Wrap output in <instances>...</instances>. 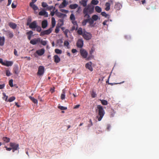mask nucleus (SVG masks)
<instances>
[{"instance_id":"6e6d98bb","label":"nucleus","mask_w":159,"mask_h":159,"mask_svg":"<svg viewBox=\"0 0 159 159\" xmlns=\"http://www.w3.org/2000/svg\"><path fill=\"white\" fill-rule=\"evenodd\" d=\"M68 32V30H65V31H64V33L65 35V36L66 38H68V35L67 34Z\"/></svg>"},{"instance_id":"39448f33","label":"nucleus","mask_w":159,"mask_h":159,"mask_svg":"<svg viewBox=\"0 0 159 159\" xmlns=\"http://www.w3.org/2000/svg\"><path fill=\"white\" fill-rule=\"evenodd\" d=\"M52 30V28L50 27L48 30L41 32L40 34V36H42L45 34H49L51 33Z\"/></svg>"},{"instance_id":"e433bc0d","label":"nucleus","mask_w":159,"mask_h":159,"mask_svg":"<svg viewBox=\"0 0 159 159\" xmlns=\"http://www.w3.org/2000/svg\"><path fill=\"white\" fill-rule=\"evenodd\" d=\"M98 16L96 15H93L92 16V19L94 21H96L98 19Z\"/></svg>"},{"instance_id":"473e14b6","label":"nucleus","mask_w":159,"mask_h":159,"mask_svg":"<svg viewBox=\"0 0 159 159\" xmlns=\"http://www.w3.org/2000/svg\"><path fill=\"white\" fill-rule=\"evenodd\" d=\"M2 139L6 143L9 142L10 140V139L7 137H4Z\"/></svg>"},{"instance_id":"ea45409f","label":"nucleus","mask_w":159,"mask_h":159,"mask_svg":"<svg viewBox=\"0 0 159 159\" xmlns=\"http://www.w3.org/2000/svg\"><path fill=\"white\" fill-rule=\"evenodd\" d=\"M58 108L62 110H66L67 109V107H64L63 106H58Z\"/></svg>"},{"instance_id":"20e7f679","label":"nucleus","mask_w":159,"mask_h":159,"mask_svg":"<svg viewBox=\"0 0 159 159\" xmlns=\"http://www.w3.org/2000/svg\"><path fill=\"white\" fill-rule=\"evenodd\" d=\"M10 146L12 147V152H14L15 151L17 150L19 148V144H16L15 143H10Z\"/></svg>"},{"instance_id":"4d7b16f0","label":"nucleus","mask_w":159,"mask_h":159,"mask_svg":"<svg viewBox=\"0 0 159 159\" xmlns=\"http://www.w3.org/2000/svg\"><path fill=\"white\" fill-rule=\"evenodd\" d=\"M11 74L9 70H7L6 72V75L7 76H10L11 75Z\"/></svg>"},{"instance_id":"4be33fe9","label":"nucleus","mask_w":159,"mask_h":159,"mask_svg":"<svg viewBox=\"0 0 159 159\" xmlns=\"http://www.w3.org/2000/svg\"><path fill=\"white\" fill-rule=\"evenodd\" d=\"M88 0H81L80 2V3L83 7H86L87 3Z\"/></svg>"},{"instance_id":"f8f14e48","label":"nucleus","mask_w":159,"mask_h":159,"mask_svg":"<svg viewBox=\"0 0 159 159\" xmlns=\"http://www.w3.org/2000/svg\"><path fill=\"white\" fill-rule=\"evenodd\" d=\"M45 52V50L44 48H42L41 49H39L37 50L36 51V53L39 56H42L43 55Z\"/></svg>"},{"instance_id":"9d476101","label":"nucleus","mask_w":159,"mask_h":159,"mask_svg":"<svg viewBox=\"0 0 159 159\" xmlns=\"http://www.w3.org/2000/svg\"><path fill=\"white\" fill-rule=\"evenodd\" d=\"M39 14L40 16H43L45 17H47L48 16V12L46 11L45 10H43L40 11Z\"/></svg>"},{"instance_id":"7ed1b4c3","label":"nucleus","mask_w":159,"mask_h":159,"mask_svg":"<svg viewBox=\"0 0 159 159\" xmlns=\"http://www.w3.org/2000/svg\"><path fill=\"white\" fill-rule=\"evenodd\" d=\"M82 36L84 39L88 40L91 38L92 35L90 33L88 32L85 31H84Z\"/></svg>"},{"instance_id":"c9c22d12","label":"nucleus","mask_w":159,"mask_h":159,"mask_svg":"<svg viewBox=\"0 0 159 159\" xmlns=\"http://www.w3.org/2000/svg\"><path fill=\"white\" fill-rule=\"evenodd\" d=\"M16 99L15 97L12 96L10 97L8 100H7V102H11L14 100Z\"/></svg>"},{"instance_id":"79ce46f5","label":"nucleus","mask_w":159,"mask_h":159,"mask_svg":"<svg viewBox=\"0 0 159 159\" xmlns=\"http://www.w3.org/2000/svg\"><path fill=\"white\" fill-rule=\"evenodd\" d=\"M42 6L43 7H46L47 8V7L48 6V5L46 2H43L42 3Z\"/></svg>"},{"instance_id":"f704fd0d","label":"nucleus","mask_w":159,"mask_h":159,"mask_svg":"<svg viewBox=\"0 0 159 159\" xmlns=\"http://www.w3.org/2000/svg\"><path fill=\"white\" fill-rule=\"evenodd\" d=\"M91 97L93 98H95L97 96V94L93 90L92 91L91 93Z\"/></svg>"},{"instance_id":"2f4dec72","label":"nucleus","mask_w":159,"mask_h":159,"mask_svg":"<svg viewBox=\"0 0 159 159\" xmlns=\"http://www.w3.org/2000/svg\"><path fill=\"white\" fill-rule=\"evenodd\" d=\"M2 95L3 96L2 98V99L4 100H5L7 102V98H8V96L6 95L5 93H2Z\"/></svg>"},{"instance_id":"a19ab883","label":"nucleus","mask_w":159,"mask_h":159,"mask_svg":"<svg viewBox=\"0 0 159 159\" xmlns=\"http://www.w3.org/2000/svg\"><path fill=\"white\" fill-rule=\"evenodd\" d=\"M98 1L97 0H92L91 1V3L94 5L98 4Z\"/></svg>"},{"instance_id":"a878e982","label":"nucleus","mask_w":159,"mask_h":159,"mask_svg":"<svg viewBox=\"0 0 159 159\" xmlns=\"http://www.w3.org/2000/svg\"><path fill=\"white\" fill-rule=\"evenodd\" d=\"M7 32L10 39H11L13 37V34L12 32H10V31L7 30L5 31Z\"/></svg>"},{"instance_id":"dca6fc26","label":"nucleus","mask_w":159,"mask_h":159,"mask_svg":"<svg viewBox=\"0 0 159 159\" xmlns=\"http://www.w3.org/2000/svg\"><path fill=\"white\" fill-rule=\"evenodd\" d=\"M85 30L84 29L83 30L81 28H79L77 31V33L79 35H81L83 36V35L84 31H85Z\"/></svg>"},{"instance_id":"5fc2aeb1","label":"nucleus","mask_w":159,"mask_h":159,"mask_svg":"<svg viewBox=\"0 0 159 159\" xmlns=\"http://www.w3.org/2000/svg\"><path fill=\"white\" fill-rule=\"evenodd\" d=\"M69 44V42L67 41H65L64 45V46L67 47Z\"/></svg>"},{"instance_id":"f3484780","label":"nucleus","mask_w":159,"mask_h":159,"mask_svg":"<svg viewBox=\"0 0 159 159\" xmlns=\"http://www.w3.org/2000/svg\"><path fill=\"white\" fill-rule=\"evenodd\" d=\"M54 61L56 63H58L60 61V58L57 55H55L53 57Z\"/></svg>"},{"instance_id":"13d9d810","label":"nucleus","mask_w":159,"mask_h":159,"mask_svg":"<svg viewBox=\"0 0 159 159\" xmlns=\"http://www.w3.org/2000/svg\"><path fill=\"white\" fill-rule=\"evenodd\" d=\"M60 11L63 12L65 13H68V11L67 10H66L63 9H61L60 10Z\"/></svg>"},{"instance_id":"bf43d9fd","label":"nucleus","mask_w":159,"mask_h":159,"mask_svg":"<svg viewBox=\"0 0 159 159\" xmlns=\"http://www.w3.org/2000/svg\"><path fill=\"white\" fill-rule=\"evenodd\" d=\"M71 21H72V23H73V24L75 25H77V22H76V21H75V20H71Z\"/></svg>"},{"instance_id":"393cba45","label":"nucleus","mask_w":159,"mask_h":159,"mask_svg":"<svg viewBox=\"0 0 159 159\" xmlns=\"http://www.w3.org/2000/svg\"><path fill=\"white\" fill-rule=\"evenodd\" d=\"M78 7V5L77 4H70L69 6V8L72 9H75L77 8Z\"/></svg>"},{"instance_id":"72a5a7b5","label":"nucleus","mask_w":159,"mask_h":159,"mask_svg":"<svg viewBox=\"0 0 159 159\" xmlns=\"http://www.w3.org/2000/svg\"><path fill=\"white\" fill-rule=\"evenodd\" d=\"M55 52L57 54H61L62 52V51L60 49L57 48L55 50Z\"/></svg>"},{"instance_id":"4468645a","label":"nucleus","mask_w":159,"mask_h":159,"mask_svg":"<svg viewBox=\"0 0 159 159\" xmlns=\"http://www.w3.org/2000/svg\"><path fill=\"white\" fill-rule=\"evenodd\" d=\"M13 62L11 61H5L4 66H11L13 64Z\"/></svg>"},{"instance_id":"3c124183","label":"nucleus","mask_w":159,"mask_h":159,"mask_svg":"<svg viewBox=\"0 0 159 159\" xmlns=\"http://www.w3.org/2000/svg\"><path fill=\"white\" fill-rule=\"evenodd\" d=\"M13 80L12 79L10 80L9 81V84L11 87H12L13 86Z\"/></svg>"},{"instance_id":"c85d7f7f","label":"nucleus","mask_w":159,"mask_h":159,"mask_svg":"<svg viewBox=\"0 0 159 159\" xmlns=\"http://www.w3.org/2000/svg\"><path fill=\"white\" fill-rule=\"evenodd\" d=\"M95 10L98 13H100L102 11L101 8L98 6H96L95 7Z\"/></svg>"},{"instance_id":"4c0bfd02","label":"nucleus","mask_w":159,"mask_h":159,"mask_svg":"<svg viewBox=\"0 0 159 159\" xmlns=\"http://www.w3.org/2000/svg\"><path fill=\"white\" fill-rule=\"evenodd\" d=\"M52 9L54 10L55 9V7H54L53 6H49L47 7V10H51Z\"/></svg>"},{"instance_id":"f257e3e1","label":"nucleus","mask_w":159,"mask_h":159,"mask_svg":"<svg viewBox=\"0 0 159 159\" xmlns=\"http://www.w3.org/2000/svg\"><path fill=\"white\" fill-rule=\"evenodd\" d=\"M95 111L98 114L96 116L98 120L101 121L105 114V111L103 107L101 105H97Z\"/></svg>"},{"instance_id":"09e8293b","label":"nucleus","mask_w":159,"mask_h":159,"mask_svg":"<svg viewBox=\"0 0 159 159\" xmlns=\"http://www.w3.org/2000/svg\"><path fill=\"white\" fill-rule=\"evenodd\" d=\"M40 42H41V43L43 46L46 45L47 43L46 41H43L42 40Z\"/></svg>"},{"instance_id":"6ab92c4d","label":"nucleus","mask_w":159,"mask_h":159,"mask_svg":"<svg viewBox=\"0 0 159 159\" xmlns=\"http://www.w3.org/2000/svg\"><path fill=\"white\" fill-rule=\"evenodd\" d=\"M5 38L4 37H0V46H3L4 43Z\"/></svg>"},{"instance_id":"f03ea898","label":"nucleus","mask_w":159,"mask_h":159,"mask_svg":"<svg viewBox=\"0 0 159 159\" xmlns=\"http://www.w3.org/2000/svg\"><path fill=\"white\" fill-rule=\"evenodd\" d=\"M94 7L91 5H88L83 9V13L85 17H90V14H92L94 11Z\"/></svg>"},{"instance_id":"5701e85b","label":"nucleus","mask_w":159,"mask_h":159,"mask_svg":"<svg viewBox=\"0 0 159 159\" xmlns=\"http://www.w3.org/2000/svg\"><path fill=\"white\" fill-rule=\"evenodd\" d=\"M51 23L52 27L51 28H54L56 25V21L55 18L54 17H52L51 19Z\"/></svg>"},{"instance_id":"603ef678","label":"nucleus","mask_w":159,"mask_h":159,"mask_svg":"<svg viewBox=\"0 0 159 159\" xmlns=\"http://www.w3.org/2000/svg\"><path fill=\"white\" fill-rule=\"evenodd\" d=\"M16 7V2H13L12 4H11V7L12 8H15Z\"/></svg>"},{"instance_id":"1a4fd4ad","label":"nucleus","mask_w":159,"mask_h":159,"mask_svg":"<svg viewBox=\"0 0 159 159\" xmlns=\"http://www.w3.org/2000/svg\"><path fill=\"white\" fill-rule=\"evenodd\" d=\"M61 22V24H60V26L58 27L57 26L55 30V32L56 33H58L59 31V27H60L61 26L63 25V20L60 19L59 20Z\"/></svg>"},{"instance_id":"49530a36","label":"nucleus","mask_w":159,"mask_h":159,"mask_svg":"<svg viewBox=\"0 0 159 159\" xmlns=\"http://www.w3.org/2000/svg\"><path fill=\"white\" fill-rule=\"evenodd\" d=\"M101 15L105 17H107V16H108L109 15L106 13L105 12H102L101 13Z\"/></svg>"},{"instance_id":"0e129e2a","label":"nucleus","mask_w":159,"mask_h":159,"mask_svg":"<svg viewBox=\"0 0 159 159\" xmlns=\"http://www.w3.org/2000/svg\"><path fill=\"white\" fill-rule=\"evenodd\" d=\"M33 33V32L30 30L27 33V34L29 35H31Z\"/></svg>"},{"instance_id":"a211bd4d","label":"nucleus","mask_w":159,"mask_h":159,"mask_svg":"<svg viewBox=\"0 0 159 159\" xmlns=\"http://www.w3.org/2000/svg\"><path fill=\"white\" fill-rule=\"evenodd\" d=\"M9 25L11 28L13 29H16L17 26V25L16 24L11 22L9 23Z\"/></svg>"},{"instance_id":"b1692460","label":"nucleus","mask_w":159,"mask_h":159,"mask_svg":"<svg viewBox=\"0 0 159 159\" xmlns=\"http://www.w3.org/2000/svg\"><path fill=\"white\" fill-rule=\"evenodd\" d=\"M37 75L39 77L42 76L44 73V70H38Z\"/></svg>"},{"instance_id":"69168bd1","label":"nucleus","mask_w":159,"mask_h":159,"mask_svg":"<svg viewBox=\"0 0 159 159\" xmlns=\"http://www.w3.org/2000/svg\"><path fill=\"white\" fill-rule=\"evenodd\" d=\"M19 72V70H14L13 72V73L14 74H16V75H18Z\"/></svg>"},{"instance_id":"2eb2a0df","label":"nucleus","mask_w":159,"mask_h":159,"mask_svg":"<svg viewBox=\"0 0 159 159\" xmlns=\"http://www.w3.org/2000/svg\"><path fill=\"white\" fill-rule=\"evenodd\" d=\"M48 23L47 20H43L42 22V27L43 29L45 28L48 26Z\"/></svg>"},{"instance_id":"a18cd8bd","label":"nucleus","mask_w":159,"mask_h":159,"mask_svg":"<svg viewBox=\"0 0 159 159\" xmlns=\"http://www.w3.org/2000/svg\"><path fill=\"white\" fill-rule=\"evenodd\" d=\"M30 43L33 44V45H35L36 44V43L35 41V39H33L30 41Z\"/></svg>"},{"instance_id":"c03bdc74","label":"nucleus","mask_w":159,"mask_h":159,"mask_svg":"<svg viewBox=\"0 0 159 159\" xmlns=\"http://www.w3.org/2000/svg\"><path fill=\"white\" fill-rule=\"evenodd\" d=\"M70 19L71 20H75V15L73 14H71L70 16Z\"/></svg>"},{"instance_id":"37998d69","label":"nucleus","mask_w":159,"mask_h":159,"mask_svg":"<svg viewBox=\"0 0 159 159\" xmlns=\"http://www.w3.org/2000/svg\"><path fill=\"white\" fill-rule=\"evenodd\" d=\"M36 28V31L39 32H40L42 30L40 26L37 25Z\"/></svg>"},{"instance_id":"de8ad7c7","label":"nucleus","mask_w":159,"mask_h":159,"mask_svg":"<svg viewBox=\"0 0 159 159\" xmlns=\"http://www.w3.org/2000/svg\"><path fill=\"white\" fill-rule=\"evenodd\" d=\"M32 20L31 18V17H29L27 20V25H28L30 24V22H31Z\"/></svg>"},{"instance_id":"8fccbe9b","label":"nucleus","mask_w":159,"mask_h":159,"mask_svg":"<svg viewBox=\"0 0 159 159\" xmlns=\"http://www.w3.org/2000/svg\"><path fill=\"white\" fill-rule=\"evenodd\" d=\"M125 38L127 40H130L131 39V37L129 34H127L125 35Z\"/></svg>"},{"instance_id":"ddd939ff","label":"nucleus","mask_w":159,"mask_h":159,"mask_svg":"<svg viewBox=\"0 0 159 159\" xmlns=\"http://www.w3.org/2000/svg\"><path fill=\"white\" fill-rule=\"evenodd\" d=\"M67 4V2H66V0H63L62 2L59 6V8H63L65 7Z\"/></svg>"},{"instance_id":"58836bf2","label":"nucleus","mask_w":159,"mask_h":159,"mask_svg":"<svg viewBox=\"0 0 159 159\" xmlns=\"http://www.w3.org/2000/svg\"><path fill=\"white\" fill-rule=\"evenodd\" d=\"M88 22V19H84L83 20L82 22V25L83 26H85L86 25L87 23Z\"/></svg>"},{"instance_id":"9b49d317","label":"nucleus","mask_w":159,"mask_h":159,"mask_svg":"<svg viewBox=\"0 0 159 159\" xmlns=\"http://www.w3.org/2000/svg\"><path fill=\"white\" fill-rule=\"evenodd\" d=\"M86 18L88 19V22L89 23L90 26L91 27H94L93 23L94 20L91 18L90 16V17Z\"/></svg>"},{"instance_id":"052dcab7","label":"nucleus","mask_w":159,"mask_h":159,"mask_svg":"<svg viewBox=\"0 0 159 159\" xmlns=\"http://www.w3.org/2000/svg\"><path fill=\"white\" fill-rule=\"evenodd\" d=\"M36 44L39 42H40L41 41V39L40 38H37V39H35Z\"/></svg>"},{"instance_id":"864d4df0","label":"nucleus","mask_w":159,"mask_h":159,"mask_svg":"<svg viewBox=\"0 0 159 159\" xmlns=\"http://www.w3.org/2000/svg\"><path fill=\"white\" fill-rule=\"evenodd\" d=\"M61 98L62 100L65 99V95L63 92V93L61 94Z\"/></svg>"},{"instance_id":"e2e57ef3","label":"nucleus","mask_w":159,"mask_h":159,"mask_svg":"<svg viewBox=\"0 0 159 159\" xmlns=\"http://www.w3.org/2000/svg\"><path fill=\"white\" fill-rule=\"evenodd\" d=\"M55 9L53 10L51 12L50 14L52 16H53L54 15L55 12H54V10Z\"/></svg>"},{"instance_id":"680f3d73","label":"nucleus","mask_w":159,"mask_h":159,"mask_svg":"<svg viewBox=\"0 0 159 159\" xmlns=\"http://www.w3.org/2000/svg\"><path fill=\"white\" fill-rule=\"evenodd\" d=\"M5 61H3L2 59V58H0V63L2 65H4Z\"/></svg>"},{"instance_id":"412c9836","label":"nucleus","mask_w":159,"mask_h":159,"mask_svg":"<svg viewBox=\"0 0 159 159\" xmlns=\"http://www.w3.org/2000/svg\"><path fill=\"white\" fill-rule=\"evenodd\" d=\"M92 63L91 62H90L89 63H86L85 65V67L86 68L89 69V70H92Z\"/></svg>"},{"instance_id":"6e6552de","label":"nucleus","mask_w":159,"mask_h":159,"mask_svg":"<svg viewBox=\"0 0 159 159\" xmlns=\"http://www.w3.org/2000/svg\"><path fill=\"white\" fill-rule=\"evenodd\" d=\"M83 44L84 43L83 39H79L78 40L76 43V46L78 48H81L83 47Z\"/></svg>"},{"instance_id":"423d86ee","label":"nucleus","mask_w":159,"mask_h":159,"mask_svg":"<svg viewBox=\"0 0 159 159\" xmlns=\"http://www.w3.org/2000/svg\"><path fill=\"white\" fill-rule=\"evenodd\" d=\"M80 52V54L83 58H86L87 57L88 53L85 50L82 48L81 49Z\"/></svg>"},{"instance_id":"c756f323","label":"nucleus","mask_w":159,"mask_h":159,"mask_svg":"<svg viewBox=\"0 0 159 159\" xmlns=\"http://www.w3.org/2000/svg\"><path fill=\"white\" fill-rule=\"evenodd\" d=\"M102 105H107L108 104V102L107 101L105 100L100 99Z\"/></svg>"},{"instance_id":"cd10ccee","label":"nucleus","mask_w":159,"mask_h":159,"mask_svg":"<svg viewBox=\"0 0 159 159\" xmlns=\"http://www.w3.org/2000/svg\"><path fill=\"white\" fill-rule=\"evenodd\" d=\"M56 15L58 17H60V18H61V17L64 18L65 16H66V14H63V13L59 12L58 13H57Z\"/></svg>"},{"instance_id":"aec40b11","label":"nucleus","mask_w":159,"mask_h":159,"mask_svg":"<svg viewBox=\"0 0 159 159\" xmlns=\"http://www.w3.org/2000/svg\"><path fill=\"white\" fill-rule=\"evenodd\" d=\"M34 3H30V6L34 10H36L38 8L37 6L34 4Z\"/></svg>"},{"instance_id":"bb28decb","label":"nucleus","mask_w":159,"mask_h":159,"mask_svg":"<svg viewBox=\"0 0 159 159\" xmlns=\"http://www.w3.org/2000/svg\"><path fill=\"white\" fill-rule=\"evenodd\" d=\"M29 98L32 101V102L33 103L35 104H37L38 103V101L37 100L34 98V97H31L30 96L29 97Z\"/></svg>"},{"instance_id":"7c9ffc66","label":"nucleus","mask_w":159,"mask_h":159,"mask_svg":"<svg viewBox=\"0 0 159 159\" xmlns=\"http://www.w3.org/2000/svg\"><path fill=\"white\" fill-rule=\"evenodd\" d=\"M106 7L105 8V10L107 11H109L110 9V4L109 2H106Z\"/></svg>"},{"instance_id":"0eeeda50","label":"nucleus","mask_w":159,"mask_h":159,"mask_svg":"<svg viewBox=\"0 0 159 159\" xmlns=\"http://www.w3.org/2000/svg\"><path fill=\"white\" fill-rule=\"evenodd\" d=\"M28 25L30 28L33 30L34 29H36L37 27V21H34L30 24Z\"/></svg>"},{"instance_id":"338daca9","label":"nucleus","mask_w":159,"mask_h":159,"mask_svg":"<svg viewBox=\"0 0 159 159\" xmlns=\"http://www.w3.org/2000/svg\"><path fill=\"white\" fill-rule=\"evenodd\" d=\"M55 88L53 87V88H51L50 89V91L52 93H53L55 91Z\"/></svg>"},{"instance_id":"774afa93","label":"nucleus","mask_w":159,"mask_h":159,"mask_svg":"<svg viewBox=\"0 0 159 159\" xmlns=\"http://www.w3.org/2000/svg\"><path fill=\"white\" fill-rule=\"evenodd\" d=\"M14 53L15 55L18 56L17 51L15 49H14Z\"/></svg>"}]
</instances>
